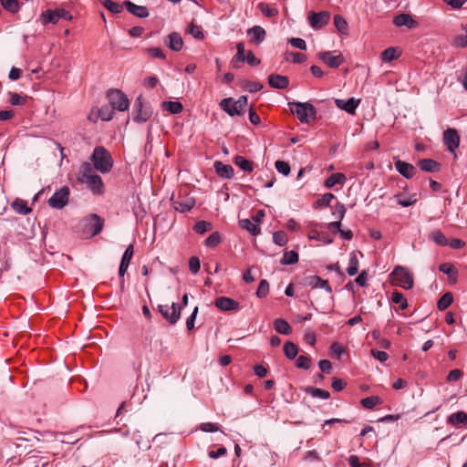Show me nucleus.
Listing matches in <instances>:
<instances>
[{
  "label": "nucleus",
  "mask_w": 467,
  "mask_h": 467,
  "mask_svg": "<svg viewBox=\"0 0 467 467\" xmlns=\"http://www.w3.org/2000/svg\"><path fill=\"white\" fill-rule=\"evenodd\" d=\"M285 58L287 61L291 60L292 62L296 63V64L303 63L306 59V57L304 54L296 53V52L286 53L285 56Z\"/></svg>",
  "instance_id": "49"
},
{
  "label": "nucleus",
  "mask_w": 467,
  "mask_h": 467,
  "mask_svg": "<svg viewBox=\"0 0 467 467\" xmlns=\"http://www.w3.org/2000/svg\"><path fill=\"white\" fill-rule=\"evenodd\" d=\"M1 5L5 10L11 13H16L19 9L17 0H1Z\"/></svg>",
  "instance_id": "51"
},
{
  "label": "nucleus",
  "mask_w": 467,
  "mask_h": 467,
  "mask_svg": "<svg viewBox=\"0 0 467 467\" xmlns=\"http://www.w3.org/2000/svg\"><path fill=\"white\" fill-rule=\"evenodd\" d=\"M308 237L309 239L317 240L327 244H329L333 242V240L327 234H321L317 231H311Z\"/></svg>",
  "instance_id": "46"
},
{
  "label": "nucleus",
  "mask_w": 467,
  "mask_h": 467,
  "mask_svg": "<svg viewBox=\"0 0 467 467\" xmlns=\"http://www.w3.org/2000/svg\"><path fill=\"white\" fill-rule=\"evenodd\" d=\"M173 207L180 213L189 212L195 204V200L192 197H186L182 200H177L172 202Z\"/></svg>",
  "instance_id": "27"
},
{
  "label": "nucleus",
  "mask_w": 467,
  "mask_h": 467,
  "mask_svg": "<svg viewBox=\"0 0 467 467\" xmlns=\"http://www.w3.org/2000/svg\"><path fill=\"white\" fill-rule=\"evenodd\" d=\"M290 109L292 113L295 114L302 123H307L310 119H315L317 115L316 109L308 102H292L290 103Z\"/></svg>",
  "instance_id": "4"
},
{
  "label": "nucleus",
  "mask_w": 467,
  "mask_h": 467,
  "mask_svg": "<svg viewBox=\"0 0 467 467\" xmlns=\"http://www.w3.org/2000/svg\"><path fill=\"white\" fill-rule=\"evenodd\" d=\"M399 57L395 47H388L381 53V59L384 62H391Z\"/></svg>",
  "instance_id": "44"
},
{
  "label": "nucleus",
  "mask_w": 467,
  "mask_h": 467,
  "mask_svg": "<svg viewBox=\"0 0 467 467\" xmlns=\"http://www.w3.org/2000/svg\"><path fill=\"white\" fill-rule=\"evenodd\" d=\"M241 228L249 232L252 235H257L260 233V228L254 221L249 219H243L239 221Z\"/></svg>",
  "instance_id": "33"
},
{
  "label": "nucleus",
  "mask_w": 467,
  "mask_h": 467,
  "mask_svg": "<svg viewBox=\"0 0 467 467\" xmlns=\"http://www.w3.org/2000/svg\"><path fill=\"white\" fill-rule=\"evenodd\" d=\"M305 391L310 394L313 398H319L322 400H327L330 397V394L327 390L317 389L313 387H306Z\"/></svg>",
  "instance_id": "35"
},
{
  "label": "nucleus",
  "mask_w": 467,
  "mask_h": 467,
  "mask_svg": "<svg viewBox=\"0 0 467 467\" xmlns=\"http://www.w3.org/2000/svg\"><path fill=\"white\" fill-rule=\"evenodd\" d=\"M165 44L173 51H180L183 47V40L177 32L171 33L165 40Z\"/></svg>",
  "instance_id": "24"
},
{
  "label": "nucleus",
  "mask_w": 467,
  "mask_h": 467,
  "mask_svg": "<svg viewBox=\"0 0 467 467\" xmlns=\"http://www.w3.org/2000/svg\"><path fill=\"white\" fill-rule=\"evenodd\" d=\"M152 109L148 103H144L142 97L139 96L133 103L132 120L136 123H143L152 116Z\"/></svg>",
  "instance_id": "5"
},
{
  "label": "nucleus",
  "mask_w": 467,
  "mask_h": 467,
  "mask_svg": "<svg viewBox=\"0 0 467 467\" xmlns=\"http://www.w3.org/2000/svg\"><path fill=\"white\" fill-rule=\"evenodd\" d=\"M133 254H134L133 245L130 244L127 247V249L125 250V252L122 255L121 261H120V265H119V275H120V276L124 275V274L126 273V271L129 267V265L133 256Z\"/></svg>",
  "instance_id": "23"
},
{
  "label": "nucleus",
  "mask_w": 467,
  "mask_h": 467,
  "mask_svg": "<svg viewBox=\"0 0 467 467\" xmlns=\"http://www.w3.org/2000/svg\"><path fill=\"white\" fill-rule=\"evenodd\" d=\"M222 241L221 234L218 232H213L205 239V245L213 248L217 246Z\"/></svg>",
  "instance_id": "43"
},
{
  "label": "nucleus",
  "mask_w": 467,
  "mask_h": 467,
  "mask_svg": "<svg viewBox=\"0 0 467 467\" xmlns=\"http://www.w3.org/2000/svg\"><path fill=\"white\" fill-rule=\"evenodd\" d=\"M216 173L224 179H231L234 177V168L230 164H223L222 161H215L213 164Z\"/></svg>",
  "instance_id": "25"
},
{
  "label": "nucleus",
  "mask_w": 467,
  "mask_h": 467,
  "mask_svg": "<svg viewBox=\"0 0 467 467\" xmlns=\"http://www.w3.org/2000/svg\"><path fill=\"white\" fill-rule=\"evenodd\" d=\"M298 353V348L293 342H286L284 345V354L289 359H294Z\"/></svg>",
  "instance_id": "39"
},
{
  "label": "nucleus",
  "mask_w": 467,
  "mask_h": 467,
  "mask_svg": "<svg viewBox=\"0 0 467 467\" xmlns=\"http://www.w3.org/2000/svg\"><path fill=\"white\" fill-rule=\"evenodd\" d=\"M392 284L404 289H411L413 286V276L404 267L398 265L390 274Z\"/></svg>",
  "instance_id": "6"
},
{
  "label": "nucleus",
  "mask_w": 467,
  "mask_h": 467,
  "mask_svg": "<svg viewBox=\"0 0 467 467\" xmlns=\"http://www.w3.org/2000/svg\"><path fill=\"white\" fill-rule=\"evenodd\" d=\"M246 104L247 97L241 96L237 100H234L232 98L223 99L220 102V107L230 116H235L244 113Z\"/></svg>",
  "instance_id": "7"
},
{
  "label": "nucleus",
  "mask_w": 467,
  "mask_h": 467,
  "mask_svg": "<svg viewBox=\"0 0 467 467\" xmlns=\"http://www.w3.org/2000/svg\"><path fill=\"white\" fill-rule=\"evenodd\" d=\"M11 207L17 213L26 215L32 212V209L27 206V202L22 199H16L12 203Z\"/></svg>",
  "instance_id": "29"
},
{
  "label": "nucleus",
  "mask_w": 467,
  "mask_h": 467,
  "mask_svg": "<svg viewBox=\"0 0 467 467\" xmlns=\"http://www.w3.org/2000/svg\"><path fill=\"white\" fill-rule=\"evenodd\" d=\"M130 105L127 96L119 90V111H125Z\"/></svg>",
  "instance_id": "60"
},
{
  "label": "nucleus",
  "mask_w": 467,
  "mask_h": 467,
  "mask_svg": "<svg viewBox=\"0 0 467 467\" xmlns=\"http://www.w3.org/2000/svg\"><path fill=\"white\" fill-rule=\"evenodd\" d=\"M69 189L67 186L62 187L56 192L48 200V204L54 209H62L68 202Z\"/></svg>",
  "instance_id": "11"
},
{
  "label": "nucleus",
  "mask_w": 467,
  "mask_h": 467,
  "mask_svg": "<svg viewBox=\"0 0 467 467\" xmlns=\"http://www.w3.org/2000/svg\"><path fill=\"white\" fill-rule=\"evenodd\" d=\"M452 301H453L452 294L450 292H447L438 300L437 307L439 310L443 311L451 306Z\"/></svg>",
  "instance_id": "37"
},
{
  "label": "nucleus",
  "mask_w": 467,
  "mask_h": 467,
  "mask_svg": "<svg viewBox=\"0 0 467 467\" xmlns=\"http://www.w3.org/2000/svg\"><path fill=\"white\" fill-rule=\"evenodd\" d=\"M346 182V176L341 172H336L331 174L326 181L325 186L327 188H332L337 184L343 185Z\"/></svg>",
  "instance_id": "30"
},
{
  "label": "nucleus",
  "mask_w": 467,
  "mask_h": 467,
  "mask_svg": "<svg viewBox=\"0 0 467 467\" xmlns=\"http://www.w3.org/2000/svg\"><path fill=\"white\" fill-rule=\"evenodd\" d=\"M79 180L86 183L91 191L98 192H100L102 180L100 176L93 172V168L90 163L85 162L81 166Z\"/></svg>",
  "instance_id": "2"
},
{
  "label": "nucleus",
  "mask_w": 467,
  "mask_h": 467,
  "mask_svg": "<svg viewBox=\"0 0 467 467\" xmlns=\"http://www.w3.org/2000/svg\"><path fill=\"white\" fill-rule=\"evenodd\" d=\"M188 33L191 34L194 38L202 39L203 33L200 26L191 24L188 27Z\"/></svg>",
  "instance_id": "59"
},
{
  "label": "nucleus",
  "mask_w": 467,
  "mask_h": 467,
  "mask_svg": "<svg viewBox=\"0 0 467 467\" xmlns=\"http://www.w3.org/2000/svg\"><path fill=\"white\" fill-rule=\"evenodd\" d=\"M358 259L356 254L353 252L350 254L349 265H348V267L347 268V273L350 276H353L358 273Z\"/></svg>",
  "instance_id": "41"
},
{
  "label": "nucleus",
  "mask_w": 467,
  "mask_h": 467,
  "mask_svg": "<svg viewBox=\"0 0 467 467\" xmlns=\"http://www.w3.org/2000/svg\"><path fill=\"white\" fill-rule=\"evenodd\" d=\"M391 301L394 304H398L400 309H405L408 307V302L406 298H404L403 295L399 291H394L392 293Z\"/></svg>",
  "instance_id": "42"
},
{
  "label": "nucleus",
  "mask_w": 467,
  "mask_h": 467,
  "mask_svg": "<svg viewBox=\"0 0 467 467\" xmlns=\"http://www.w3.org/2000/svg\"><path fill=\"white\" fill-rule=\"evenodd\" d=\"M359 101H360V99H356L355 98H350L346 100L337 99L335 100V104L338 109H343L349 114H354L356 111V109L358 108V106L359 104Z\"/></svg>",
  "instance_id": "18"
},
{
  "label": "nucleus",
  "mask_w": 467,
  "mask_h": 467,
  "mask_svg": "<svg viewBox=\"0 0 467 467\" xmlns=\"http://www.w3.org/2000/svg\"><path fill=\"white\" fill-rule=\"evenodd\" d=\"M158 310L170 325H175L181 317L182 306L176 303H172L171 306L159 305Z\"/></svg>",
  "instance_id": "8"
},
{
  "label": "nucleus",
  "mask_w": 467,
  "mask_h": 467,
  "mask_svg": "<svg viewBox=\"0 0 467 467\" xmlns=\"http://www.w3.org/2000/svg\"><path fill=\"white\" fill-rule=\"evenodd\" d=\"M244 62L252 67H255L260 65L261 60L257 58L251 50H247L246 56L244 57Z\"/></svg>",
  "instance_id": "61"
},
{
  "label": "nucleus",
  "mask_w": 467,
  "mask_h": 467,
  "mask_svg": "<svg viewBox=\"0 0 467 467\" xmlns=\"http://www.w3.org/2000/svg\"><path fill=\"white\" fill-rule=\"evenodd\" d=\"M91 161L95 168L101 172H108L113 165L110 154L103 147L95 148Z\"/></svg>",
  "instance_id": "3"
},
{
  "label": "nucleus",
  "mask_w": 467,
  "mask_h": 467,
  "mask_svg": "<svg viewBox=\"0 0 467 467\" xmlns=\"http://www.w3.org/2000/svg\"><path fill=\"white\" fill-rule=\"evenodd\" d=\"M275 331L282 335H289L292 332V327L287 321L283 318H277L274 322Z\"/></svg>",
  "instance_id": "31"
},
{
  "label": "nucleus",
  "mask_w": 467,
  "mask_h": 467,
  "mask_svg": "<svg viewBox=\"0 0 467 467\" xmlns=\"http://www.w3.org/2000/svg\"><path fill=\"white\" fill-rule=\"evenodd\" d=\"M193 229L196 233L202 234L212 230V224L207 221H199L194 224Z\"/></svg>",
  "instance_id": "47"
},
{
  "label": "nucleus",
  "mask_w": 467,
  "mask_h": 467,
  "mask_svg": "<svg viewBox=\"0 0 467 467\" xmlns=\"http://www.w3.org/2000/svg\"><path fill=\"white\" fill-rule=\"evenodd\" d=\"M420 168L426 172H435L441 168V164L432 159H423L418 163Z\"/></svg>",
  "instance_id": "28"
},
{
  "label": "nucleus",
  "mask_w": 467,
  "mask_h": 467,
  "mask_svg": "<svg viewBox=\"0 0 467 467\" xmlns=\"http://www.w3.org/2000/svg\"><path fill=\"white\" fill-rule=\"evenodd\" d=\"M257 7L262 12V14L266 17H275L278 15V10L275 7H271L266 3H259Z\"/></svg>",
  "instance_id": "38"
},
{
  "label": "nucleus",
  "mask_w": 467,
  "mask_h": 467,
  "mask_svg": "<svg viewBox=\"0 0 467 467\" xmlns=\"http://www.w3.org/2000/svg\"><path fill=\"white\" fill-rule=\"evenodd\" d=\"M330 16L329 13L322 11L319 13H310L308 19L312 27L314 28H321L326 26L329 21Z\"/></svg>",
  "instance_id": "14"
},
{
  "label": "nucleus",
  "mask_w": 467,
  "mask_h": 467,
  "mask_svg": "<svg viewBox=\"0 0 467 467\" xmlns=\"http://www.w3.org/2000/svg\"><path fill=\"white\" fill-rule=\"evenodd\" d=\"M273 241L279 246H284L287 243V237L285 232L278 231L274 233Z\"/></svg>",
  "instance_id": "55"
},
{
  "label": "nucleus",
  "mask_w": 467,
  "mask_h": 467,
  "mask_svg": "<svg viewBox=\"0 0 467 467\" xmlns=\"http://www.w3.org/2000/svg\"><path fill=\"white\" fill-rule=\"evenodd\" d=\"M306 284L311 288H322L328 294L332 293V288L327 280L322 279L317 275H311L306 278Z\"/></svg>",
  "instance_id": "19"
},
{
  "label": "nucleus",
  "mask_w": 467,
  "mask_h": 467,
  "mask_svg": "<svg viewBox=\"0 0 467 467\" xmlns=\"http://www.w3.org/2000/svg\"><path fill=\"white\" fill-rule=\"evenodd\" d=\"M288 42L291 44L292 47H294L296 48H298L301 50L306 49V44L305 40L302 38L292 37L288 40Z\"/></svg>",
  "instance_id": "63"
},
{
  "label": "nucleus",
  "mask_w": 467,
  "mask_h": 467,
  "mask_svg": "<svg viewBox=\"0 0 467 467\" xmlns=\"http://www.w3.org/2000/svg\"><path fill=\"white\" fill-rule=\"evenodd\" d=\"M269 293V284L266 280L263 279L260 281L258 285L256 296L260 298L265 297Z\"/></svg>",
  "instance_id": "54"
},
{
  "label": "nucleus",
  "mask_w": 467,
  "mask_h": 467,
  "mask_svg": "<svg viewBox=\"0 0 467 467\" xmlns=\"http://www.w3.org/2000/svg\"><path fill=\"white\" fill-rule=\"evenodd\" d=\"M268 84L271 88L277 89H285L289 85V79L285 76L270 74L268 76Z\"/></svg>",
  "instance_id": "21"
},
{
  "label": "nucleus",
  "mask_w": 467,
  "mask_h": 467,
  "mask_svg": "<svg viewBox=\"0 0 467 467\" xmlns=\"http://www.w3.org/2000/svg\"><path fill=\"white\" fill-rule=\"evenodd\" d=\"M335 198L333 193L327 192L322 195V197L317 201V207H327L328 206L332 200Z\"/></svg>",
  "instance_id": "56"
},
{
  "label": "nucleus",
  "mask_w": 467,
  "mask_h": 467,
  "mask_svg": "<svg viewBox=\"0 0 467 467\" xmlns=\"http://www.w3.org/2000/svg\"><path fill=\"white\" fill-rule=\"evenodd\" d=\"M103 227V220L95 213L83 218L78 224V232L82 238H91L100 233Z\"/></svg>",
  "instance_id": "1"
},
{
  "label": "nucleus",
  "mask_w": 467,
  "mask_h": 467,
  "mask_svg": "<svg viewBox=\"0 0 467 467\" xmlns=\"http://www.w3.org/2000/svg\"><path fill=\"white\" fill-rule=\"evenodd\" d=\"M236 54L233 57L231 60L232 67L239 68V63L244 62V57L246 56V50L244 48V44L243 42H238L236 44Z\"/></svg>",
  "instance_id": "26"
},
{
  "label": "nucleus",
  "mask_w": 467,
  "mask_h": 467,
  "mask_svg": "<svg viewBox=\"0 0 467 467\" xmlns=\"http://www.w3.org/2000/svg\"><path fill=\"white\" fill-rule=\"evenodd\" d=\"M298 261V254L295 251L285 252L281 259V264L284 265H294Z\"/></svg>",
  "instance_id": "40"
},
{
  "label": "nucleus",
  "mask_w": 467,
  "mask_h": 467,
  "mask_svg": "<svg viewBox=\"0 0 467 467\" xmlns=\"http://www.w3.org/2000/svg\"><path fill=\"white\" fill-rule=\"evenodd\" d=\"M346 213L345 205L341 202H337L334 207L332 214L337 219V221H341Z\"/></svg>",
  "instance_id": "57"
},
{
  "label": "nucleus",
  "mask_w": 467,
  "mask_h": 467,
  "mask_svg": "<svg viewBox=\"0 0 467 467\" xmlns=\"http://www.w3.org/2000/svg\"><path fill=\"white\" fill-rule=\"evenodd\" d=\"M115 93V90L110 89L108 92V97L109 98V105L102 106L97 112L98 117H99L102 120L107 121L112 119L115 109V102L113 100V94ZM88 119L92 121H96L97 116L94 115V112L92 111L88 115Z\"/></svg>",
  "instance_id": "9"
},
{
  "label": "nucleus",
  "mask_w": 467,
  "mask_h": 467,
  "mask_svg": "<svg viewBox=\"0 0 467 467\" xmlns=\"http://www.w3.org/2000/svg\"><path fill=\"white\" fill-rule=\"evenodd\" d=\"M275 167L276 171L279 173L283 174L284 176H287L291 171L290 165L288 164V162L284 161H276L275 163Z\"/></svg>",
  "instance_id": "53"
},
{
  "label": "nucleus",
  "mask_w": 467,
  "mask_h": 467,
  "mask_svg": "<svg viewBox=\"0 0 467 467\" xmlns=\"http://www.w3.org/2000/svg\"><path fill=\"white\" fill-rule=\"evenodd\" d=\"M334 25L340 33H348V23L341 16L337 15L334 16Z\"/></svg>",
  "instance_id": "45"
},
{
  "label": "nucleus",
  "mask_w": 467,
  "mask_h": 467,
  "mask_svg": "<svg viewBox=\"0 0 467 467\" xmlns=\"http://www.w3.org/2000/svg\"><path fill=\"white\" fill-rule=\"evenodd\" d=\"M380 403V400L377 396H370L361 400V404L366 409H373L376 405Z\"/></svg>",
  "instance_id": "50"
},
{
  "label": "nucleus",
  "mask_w": 467,
  "mask_h": 467,
  "mask_svg": "<svg viewBox=\"0 0 467 467\" xmlns=\"http://www.w3.org/2000/svg\"><path fill=\"white\" fill-rule=\"evenodd\" d=\"M162 109L170 111L171 114H179L182 111V105L179 101H165L162 103Z\"/></svg>",
  "instance_id": "36"
},
{
  "label": "nucleus",
  "mask_w": 467,
  "mask_h": 467,
  "mask_svg": "<svg viewBox=\"0 0 467 467\" xmlns=\"http://www.w3.org/2000/svg\"><path fill=\"white\" fill-rule=\"evenodd\" d=\"M393 24L396 26H407L408 28H414L418 26V22L412 18L409 14H400L393 19Z\"/></svg>",
  "instance_id": "22"
},
{
  "label": "nucleus",
  "mask_w": 467,
  "mask_h": 467,
  "mask_svg": "<svg viewBox=\"0 0 467 467\" xmlns=\"http://www.w3.org/2000/svg\"><path fill=\"white\" fill-rule=\"evenodd\" d=\"M72 16L65 9L47 10L42 14L43 24H57L60 20H70Z\"/></svg>",
  "instance_id": "10"
},
{
  "label": "nucleus",
  "mask_w": 467,
  "mask_h": 467,
  "mask_svg": "<svg viewBox=\"0 0 467 467\" xmlns=\"http://www.w3.org/2000/svg\"><path fill=\"white\" fill-rule=\"evenodd\" d=\"M310 365L311 359L306 356L301 355L296 359V367L298 368L308 369L310 368Z\"/></svg>",
  "instance_id": "58"
},
{
  "label": "nucleus",
  "mask_w": 467,
  "mask_h": 467,
  "mask_svg": "<svg viewBox=\"0 0 467 467\" xmlns=\"http://www.w3.org/2000/svg\"><path fill=\"white\" fill-rule=\"evenodd\" d=\"M397 171L406 179L412 178L416 173L415 167L406 161L398 160L394 163Z\"/></svg>",
  "instance_id": "17"
},
{
  "label": "nucleus",
  "mask_w": 467,
  "mask_h": 467,
  "mask_svg": "<svg viewBox=\"0 0 467 467\" xmlns=\"http://www.w3.org/2000/svg\"><path fill=\"white\" fill-rule=\"evenodd\" d=\"M122 5L126 7L130 14L137 17L145 18L149 16V11L146 6L135 5L128 0L124 1Z\"/></svg>",
  "instance_id": "20"
},
{
  "label": "nucleus",
  "mask_w": 467,
  "mask_h": 467,
  "mask_svg": "<svg viewBox=\"0 0 467 467\" xmlns=\"http://www.w3.org/2000/svg\"><path fill=\"white\" fill-rule=\"evenodd\" d=\"M214 306L221 311H232L239 309V303L230 297L220 296L215 299Z\"/></svg>",
  "instance_id": "15"
},
{
  "label": "nucleus",
  "mask_w": 467,
  "mask_h": 467,
  "mask_svg": "<svg viewBox=\"0 0 467 467\" xmlns=\"http://www.w3.org/2000/svg\"><path fill=\"white\" fill-rule=\"evenodd\" d=\"M201 265L198 257L193 256L189 261V268L192 274H197L200 270Z\"/></svg>",
  "instance_id": "64"
},
{
  "label": "nucleus",
  "mask_w": 467,
  "mask_h": 467,
  "mask_svg": "<svg viewBox=\"0 0 467 467\" xmlns=\"http://www.w3.org/2000/svg\"><path fill=\"white\" fill-rule=\"evenodd\" d=\"M317 57L331 68H337L344 62L342 54L333 55L330 51L319 52Z\"/></svg>",
  "instance_id": "13"
},
{
  "label": "nucleus",
  "mask_w": 467,
  "mask_h": 467,
  "mask_svg": "<svg viewBox=\"0 0 467 467\" xmlns=\"http://www.w3.org/2000/svg\"><path fill=\"white\" fill-rule=\"evenodd\" d=\"M234 162L236 166L244 171L252 172L254 170V163L243 156H236L234 160Z\"/></svg>",
  "instance_id": "34"
},
{
  "label": "nucleus",
  "mask_w": 467,
  "mask_h": 467,
  "mask_svg": "<svg viewBox=\"0 0 467 467\" xmlns=\"http://www.w3.org/2000/svg\"><path fill=\"white\" fill-rule=\"evenodd\" d=\"M443 142L446 149L451 152L454 153L455 150L460 144V136L458 131L454 128H448L443 132Z\"/></svg>",
  "instance_id": "12"
},
{
  "label": "nucleus",
  "mask_w": 467,
  "mask_h": 467,
  "mask_svg": "<svg viewBox=\"0 0 467 467\" xmlns=\"http://www.w3.org/2000/svg\"><path fill=\"white\" fill-rule=\"evenodd\" d=\"M430 237L438 245H446L448 244L445 235L441 231L432 232Z\"/></svg>",
  "instance_id": "48"
},
{
  "label": "nucleus",
  "mask_w": 467,
  "mask_h": 467,
  "mask_svg": "<svg viewBox=\"0 0 467 467\" xmlns=\"http://www.w3.org/2000/svg\"><path fill=\"white\" fill-rule=\"evenodd\" d=\"M247 36L250 37L251 43L258 46L265 41L266 32L262 26H254L247 30Z\"/></svg>",
  "instance_id": "16"
},
{
  "label": "nucleus",
  "mask_w": 467,
  "mask_h": 467,
  "mask_svg": "<svg viewBox=\"0 0 467 467\" xmlns=\"http://www.w3.org/2000/svg\"><path fill=\"white\" fill-rule=\"evenodd\" d=\"M9 102L13 106H23L26 102V97H23L20 94L17 93H9Z\"/></svg>",
  "instance_id": "52"
},
{
  "label": "nucleus",
  "mask_w": 467,
  "mask_h": 467,
  "mask_svg": "<svg viewBox=\"0 0 467 467\" xmlns=\"http://www.w3.org/2000/svg\"><path fill=\"white\" fill-rule=\"evenodd\" d=\"M447 422L451 425L467 424V413L464 411H458L451 414Z\"/></svg>",
  "instance_id": "32"
},
{
  "label": "nucleus",
  "mask_w": 467,
  "mask_h": 467,
  "mask_svg": "<svg viewBox=\"0 0 467 467\" xmlns=\"http://www.w3.org/2000/svg\"><path fill=\"white\" fill-rule=\"evenodd\" d=\"M439 269L441 272H442L443 274L451 276L452 275H456V270L453 266V265H451V263H443L441 264L440 266H439Z\"/></svg>",
  "instance_id": "62"
}]
</instances>
